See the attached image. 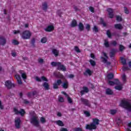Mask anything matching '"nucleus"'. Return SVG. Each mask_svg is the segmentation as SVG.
Here are the masks:
<instances>
[{
	"label": "nucleus",
	"mask_w": 131,
	"mask_h": 131,
	"mask_svg": "<svg viewBox=\"0 0 131 131\" xmlns=\"http://www.w3.org/2000/svg\"><path fill=\"white\" fill-rule=\"evenodd\" d=\"M54 75H55V76H57V77H59V78L64 79V76H63V75H62V74H61V73H58L57 74L54 73Z\"/></svg>",
	"instance_id": "c85d7f7f"
},
{
	"label": "nucleus",
	"mask_w": 131,
	"mask_h": 131,
	"mask_svg": "<svg viewBox=\"0 0 131 131\" xmlns=\"http://www.w3.org/2000/svg\"><path fill=\"white\" fill-rule=\"evenodd\" d=\"M74 50L77 52V53H80V50H79V48H78V47L77 46L75 47Z\"/></svg>",
	"instance_id": "37998d69"
},
{
	"label": "nucleus",
	"mask_w": 131,
	"mask_h": 131,
	"mask_svg": "<svg viewBox=\"0 0 131 131\" xmlns=\"http://www.w3.org/2000/svg\"><path fill=\"white\" fill-rule=\"evenodd\" d=\"M90 11L92 12V13H94L95 12V9H94V7H90L89 8Z\"/></svg>",
	"instance_id": "603ef678"
},
{
	"label": "nucleus",
	"mask_w": 131,
	"mask_h": 131,
	"mask_svg": "<svg viewBox=\"0 0 131 131\" xmlns=\"http://www.w3.org/2000/svg\"><path fill=\"white\" fill-rule=\"evenodd\" d=\"M51 65L52 66H56V67H58V69L62 70V71H66V68L63 65L61 64L60 62H51Z\"/></svg>",
	"instance_id": "39448f33"
},
{
	"label": "nucleus",
	"mask_w": 131,
	"mask_h": 131,
	"mask_svg": "<svg viewBox=\"0 0 131 131\" xmlns=\"http://www.w3.org/2000/svg\"><path fill=\"white\" fill-rule=\"evenodd\" d=\"M49 9V6H48V3L47 2H44L42 4V9L43 11H47V10Z\"/></svg>",
	"instance_id": "f3484780"
},
{
	"label": "nucleus",
	"mask_w": 131,
	"mask_h": 131,
	"mask_svg": "<svg viewBox=\"0 0 131 131\" xmlns=\"http://www.w3.org/2000/svg\"><path fill=\"white\" fill-rule=\"evenodd\" d=\"M35 80L37 81H41V80H43V81H48V79H47V78L46 77H41V79L39 78L38 77H36L35 78Z\"/></svg>",
	"instance_id": "dca6fc26"
},
{
	"label": "nucleus",
	"mask_w": 131,
	"mask_h": 131,
	"mask_svg": "<svg viewBox=\"0 0 131 131\" xmlns=\"http://www.w3.org/2000/svg\"><path fill=\"white\" fill-rule=\"evenodd\" d=\"M61 94H63V95H65L66 98H67L68 99V102L69 103H70V104H71V103H72L73 101H72V99H71V98H70L68 95H67V94H66V93H65L64 92H62Z\"/></svg>",
	"instance_id": "a211bd4d"
},
{
	"label": "nucleus",
	"mask_w": 131,
	"mask_h": 131,
	"mask_svg": "<svg viewBox=\"0 0 131 131\" xmlns=\"http://www.w3.org/2000/svg\"><path fill=\"white\" fill-rule=\"evenodd\" d=\"M52 53L54 54L55 57H57L58 55H59V51L55 49L52 50Z\"/></svg>",
	"instance_id": "5701e85b"
},
{
	"label": "nucleus",
	"mask_w": 131,
	"mask_h": 131,
	"mask_svg": "<svg viewBox=\"0 0 131 131\" xmlns=\"http://www.w3.org/2000/svg\"><path fill=\"white\" fill-rule=\"evenodd\" d=\"M116 112H117L116 110H111L110 111V114H112V115H114V114H116Z\"/></svg>",
	"instance_id": "2f4dec72"
},
{
	"label": "nucleus",
	"mask_w": 131,
	"mask_h": 131,
	"mask_svg": "<svg viewBox=\"0 0 131 131\" xmlns=\"http://www.w3.org/2000/svg\"><path fill=\"white\" fill-rule=\"evenodd\" d=\"M120 106L127 110L131 111V100L127 99H123L121 100Z\"/></svg>",
	"instance_id": "f257e3e1"
},
{
	"label": "nucleus",
	"mask_w": 131,
	"mask_h": 131,
	"mask_svg": "<svg viewBox=\"0 0 131 131\" xmlns=\"http://www.w3.org/2000/svg\"><path fill=\"white\" fill-rule=\"evenodd\" d=\"M124 50V47L122 45H120V51H123Z\"/></svg>",
	"instance_id": "13d9d810"
},
{
	"label": "nucleus",
	"mask_w": 131,
	"mask_h": 131,
	"mask_svg": "<svg viewBox=\"0 0 131 131\" xmlns=\"http://www.w3.org/2000/svg\"><path fill=\"white\" fill-rule=\"evenodd\" d=\"M121 63H123V65H126V60H125V59H124L123 57L121 58Z\"/></svg>",
	"instance_id": "f704fd0d"
},
{
	"label": "nucleus",
	"mask_w": 131,
	"mask_h": 131,
	"mask_svg": "<svg viewBox=\"0 0 131 131\" xmlns=\"http://www.w3.org/2000/svg\"><path fill=\"white\" fill-rule=\"evenodd\" d=\"M113 74L110 73L108 75H107V78L108 79H112L113 78Z\"/></svg>",
	"instance_id": "c9c22d12"
},
{
	"label": "nucleus",
	"mask_w": 131,
	"mask_h": 131,
	"mask_svg": "<svg viewBox=\"0 0 131 131\" xmlns=\"http://www.w3.org/2000/svg\"><path fill=\"white\" fill-rule=\"evenodd\" d=\"M114 56V52H111L110 53V56L113 57Z\"/></svg>",
	"instance_id": "338daca9"
},
{
	"label": "nucleus",
	"mask_w": 131,
	"mask_h": 131,
	"mask_svg": "<svg viewBox=\"0 0 131 131\" xmlns=\"http://www.w3.org/2000/svg\"><path fill=\"white\" fill-rule=\"evenodd\" d=\"M7 43V40L4 37H0V45L1 46H5Z\"/></svg>",
	"instance_id": "ddd939ff"
},
{
	"label": "nucleus",
	"mask_w": 131,
	"mask_h": 131,
	"mask_svg": "<svg viewBox=\"0 0 131 131\" xmlns=\"http://www.w3.org/2000/svg\"><path fill=\"white\" fill-rule=\"evenodd\" d=\"M15 77L17 80V83L18 84H22V80L21 79V77L18 74L15 75Z\"/></svg>",
	"instance_id": "f8f14e48"
},
{
	"label": "nucleus",
	"mask_w": 131,
	"mask_h": 131,
	"mask_svg": "<svg viewBox=\"0 0 131 131\" xmlns=\"http://www.w3.org/2000/svg\"><path fill=\"white\" fill-rule=\"evenodd\" d=\"M115 89L116 90H118V91H121V90H122V85H118L116 86Z\"/></svg>",
	"instance_id": "e433bc0d"
},
{
	"label": "nucleus",
	"mask_w": 131,
	"mask_h": 131,
	"mask_svg": "<svg viewBox=\"0 0 131 131\" xmlns=\"http://www.w3.org/2000/svg\"><path fill=\"white\" fill-rule=\"evenodd\" d=\"M33 94H32V93H29L28 94V96H29V97H31V96H32Z\"/></svg>",
	"instance_id": "774afa93"
},
{
	"label": "nucleus",
	"mask_w": 131,
	"mask_h": 131,
	"mask_svg": "<svg viewBox=\"0 0 131 131\" xmlns=\"http://www.w3.org/2000/svg\"><path fill=\"white\" fill-rule=\"evenodd\" d=\"M23 102L25 104H28V103H29V102H28V101H27V100H24Z\"/></svg>",
	"instance_id": "0e129e2a"
},
{
	"label": "nucleus",
	"mask_w": 131,
	"mask_h": 131,
	"mask_svg": "<svg viewBox=\"0 0 131 131\" xmlns=\"http://www.w3.org/2000/svg\"><path fill=\"white\" fill-rule=\"evenodd\" d=\"M73 131H83L81 128H75Z\"/></svg>",
	"instance_id": "c03bdc74"
},
{
	"label": "nucleus",
	"mask_w": 131,
	"mask_h": 131,
	"mask_svg": "<svg viewBox=\"0 0 131 131\" xmlns=\"http://www.w3.org/2000/svg\"><path fill=\"white\" fill-rule=\"evenodd\" d=\"M85 74H88V75H92V73H93V72L90 71V69H88L86 71H85Z\"/></svg>",
	"instance_id": "473e14b6"
},
{
	"label": "nucleus",
	"mask_w": 131,
	"mask_h": 131,
	"mask_svg": "<svg viewBox=\"0 0 131 131\" xmlns=\"http://www.w3.org/2000/svg\"><path fill=\"white\" fill-rule=\"evenodd\" d=\"M126 131H131V122H130L127 124Z\"/></svg>",
	"instance_id": "393cba45"
},
{
	"label": "nucleus",
	"mask_w": 131,
	"mask_h": 131,
	"mask_svg": "<svg viewBox=\"0 0 131 131\" xmlns=\"http://www.w3.org/2000/svg\"><path fill=\"white\" fill-rule=\"evenodd\" d=\"M19 72L21 75L22 78L24 79V80H25V79L27 78V75H26V73L24 72V71H20Z\"/></svg>",
	"instance_id": "2eb2a0df"
},
{
	"label": "nucleus",
	"mask_w": 131,
	"mask_h": 131,
	"mask_svg": "<svg viewBox=\"0 0 131 131\" xmlns=\"http://www.w3.org/2000/svg\"><path fill=\"white\" fill-rule=\"evenodd\" d=\"M20 35L23 39H29L31 37L32 33L30 31L26 30L21 33Z\"/></svg>",
	"instance_id": "20e7f679"
},
{
	"label": "nucleus",
	"mask_w": 131,
	"mask_h": 131,
	"mask_svg": "<svg viewBox=\"0 0 131 131\" xmlns=\"http://www.w3.org/2000/svg\"><path fill=\"white\" fill-rule=\"evenodd\" d=\"M84 113L87 117H90V116H91V114L88 111H85Z\"/></svg>",
	"instance_id": "58836bf2"
},
{
	"label": "nucleus",
	"mask_w": 131,
	"mask_h": 131,
	"mask_svg": "<svg viewBox=\"0 0 131 131\" xmlns=\"http://www.w3.org/2000/svg\"><path fill=\"white\" fill-rule=\"evenodd\" d=\"M60 131H68V130L66 128H60Z\"/></svg>",
	"instance_id": "bf43d9fd"
},
{
	"label": "nucleus",
	"mask_w": 131,
	"mask_h": 131,
	"mask_svg": "<svg viewBox=\"0 0 131 131\" xmlns=\"http://www.w3.org/2000/svg\"><path fill=\"white\" fill-rule=\"evenodd\" d=\"M85 27H86V30H88V31H90V29H91V26L90 25L86 24L85 25Z\"/></svg>",
	"instance_id": "a18cd8bd"
},
{
	"label": "nucleus",
	"mask_w": 131,
	"mask_h": 131,
	"mask_svg": "<svg viewBox=\"0 0 131 131\" xmlns=\"http://www.w3.org/2000/svg\"><path fill=\"white\" fill-rule=\"evenodd\" d=\"M107 11L108 13V17L110 18H113V10L111 8H107Z\"/></svg>",
	"instance_id": "4468645a"
},
{
	"label": "nucleus",
	"mask_w": 131,
	"mask_h": 131,
	"mask_svg": "<svg viewBox=\"0 0 131 131\" xmlns=\"http://www.w3.org/2000/svg\"><path fill=\"white\" fill-rule=\"evenodd\" d=\"M106 95H113V91L110 89H107L105 91Z\"/></svg>",
	"instance_id": "412c9836"
},
{
	"label": "nucleus",
	"mask_w": 131,
	"mask_h": 131,
	"mask_svg": "<svg viewBox=\"0 0 131 131\" xmlns=\"http://www.w3.org/2000/svg\"><path fill=\"white\" fill-rule=\"evenodd\" d=\"M55 122L57 125H59V126H64V123L61 120L56 121Z\"/></svg>",
	"instance_id": "4be33fe9"
},
{
	"label": "nucleus",
	"mask_w": 131,
	"mask_h": 131,
	"mask_svg": "<svg viewBox=\"0 0 131 131\" xmlns=\"http://www.w3.org/2000/svg\"><path fill=\"white\" fill-rule=\"evenodd\" d=\"M30 115L31 117V123L33 124L35 126H38L39 122H38V117H37L36 114L34 112H32V113H30Z\"/></svg>",
	"instance_id": "7ed1b4c3"
},
{
	"label": "nucleus",
	"mask_w": 131,
	"mask_h": 131,
	"mask_svg": "<svg viewBox=\"0 0 131 131\" xmlns=\"http://www.w3.org/2000/svg\"><path fill=\"white\" fill-rule=\"evenodd\" d=\"M78 26H79V30H80L81 31H82V30H83V28H84L83 24H82V23H80L79 24Z\"/></svg>",
	"instance_id": "7c9ffc66"
},
{
	"label": "nucleus",
	"mask_w": 131,
	"mask_h": 131,
	"mask_svg": "<svg viewBox=\"0 0 131 131\" xmlns=\"http://www.w3.org/2000/svg\"><path fill=\"white\" fill-rule=\"evenodd\" d=\"M14 112L15 113V114H20L21 116H23L25 114V111L23 109H21L20 111H18V109L17 108L15 107L13 109Z\"/></svg>",
	"instance_id": "6e6552de"
},
{
	"label": "nucleus",
	"mask_w": 131,
	"mask_h": 131,
	"mask_svg": "<svg viewBox=\"0 0 131 131\" xmlns=\"http://www.w3.org/2000/svg\"><path fill=\"white\" fill-rule=\"evenodd\" d=\"M62 83V81L61 80H57V81L53 84V88L55 89H58L59 85H60Z\"/></svg>",
	"instance_id": "9b49d317"
},
{
	"label": "nucleus",
	"mask_w": 131,
	"mask_h": 131,
	"mask_svg": "<svg viewBox=\"0 0 131 131\" xmlns=\"http://www.w3.org/2000/svg\"><path fill=\"white\" fill-rule=\"evenodd\" d=\"M124 10L126 14H128V10L127 9V8H126V7L124 8Z\"/></svg>",
	"instance_id": "6e6d98bb"
},
{
	"label": "nucleus",
	"mask_w": 131,
	"mask_h": 131,
	"mask_svg": "<svg viewBox=\"0 0 131 131\" xmlns=\"http://www.w3.org/2000/svg\"><path fill=\"white\" fill-rule=\"evenodd\" d=\"M108 84H110V85H114L115 84V83H114V82L113 81H109Z\"/></svg>",
	"instance_id": "864d4df0"
},
{
	"label": "nucleus",
	"mask_w": 131,
	"mask_h": 131,
	"mask_svg": "<svg viewBox=\"0 0 131 131\" xmlns=\"http://www.w3.org/2000/svg\"><path fill=\"white\" fill-rule=\"evenodd\" d=\"M106 34L108 37H111V32H110V31L109 30L107 31Z\"/></svg>",
	"instance_id": "de8ad7c7"
},
{
	"label": "nucleus",
	"mask_w": 131,
	"mask_h": 131,
	"mask_svg": "<svg viewBox=\"0 0 131 131\" xmlns=\"http://www.w3.org/2000/svg\"><path fill=\"white\" fill-rule=\"evenodd\" d=\"M15 124L16 128H20V125L21 124V120L19 117H16L15 119Z\"/></svg>",
	"instance_id": "9d476101"
},
{
	"label": "nucleus",
	"mask_w": 131,
	"mask_h": 131,
	"mask_svg": "<svg viewBox=\"0 0 131 131\" xmlns=\"http://www.w3.org/2000/svg\"><path fill=\"white\" fill-rule=\"evenodd\" d=\"M117 42H116V41H112L111 42V45H112V46H115L116 45H117Z\"/></svg>",
	"instance_id": "4d7b16f0"
},
{
	"label": "nucleus",
	"mask_w": 131,
	"mask_h": 131,
	"mask_svg": "<svg viewBox=\"0 0 131 131\" xmlns=\"http://www.w3.org/2000/svg\"><path fill=\"white\" fill-rule=\"evenodd\" d=\"M84 93H89V88L86 86L83 87V90L81 91V95H84Z\"/></svg>",
	"instance_id": "6ab92c4d"
},
{
	"label": "nucleus",
	"mask_w": 131,
	"mask_h": 131,
	"mask_svg": "<svg viewBox=\"0 0 131 131\" xmlns=\"http://www.w3.org/2000/svg\"><path fill=\"white\" fill-rule=\"evenodd\" d=\"M5 85L6 86V88H7V89H12V88H15V84L12 83L11 80H7L5 82Z\"/></svg>",
	"instance_id": "0eeeda50"
},
{
	"label": "nucleus",
	"mask_w": 131,
	"mask_h": 131,
	"mask_svg": "<svg viewBox=\"0 0 131 131\" xmlns=\"http://www.w3.org/2000/svg\"><path fill=\"white\" fill-rule=\"evenodd\" d=\"M115 28L116 29H122V26L119 24H115Z\"/></svg>",
	"instance_id": "bb28decb"
},
{
	"label": "nucleus",
	"mask_w": 131,
	"mask_h": 131,
	"mask_svg": "<svg viewBox=\"0 0 131 131\" xmlns=\"http://www.w3.org/2000/svg\"><path fill=\"white\" fill-rule=\"evenodd\" d=\"M122 78L123 81H125V80H126V76H125V74L122 75Z\"/></svg>",
	"instance_id": "09e8293b"
},
{
	"label": "nucleus",
	"mask_w": 131,
	"mask_h": 131,
	"mask_svg": "<svg viewBox=\"0 0 131 131\" xmlns=\"http://www.w3.org/2000/svg\"><path fill=\"white\" fill-rule=\"evenodd\" d=\"M92 120L93 123H91L90 124L86 125V129H89L90 130H92V129H97V125H98L100 122V120L97 118H94L92 119Z\"/></svg>",
	"instance_id": "f03ea898"
},
{
	"label": "nucleus",
	"mask_w": 131,
	"mask_h": 131,
	"mask_svg": "<svg viewBox=\"0 0 131 131\" xmlns=\"http://www.w3.org/2000/svg\"><path fill=\"white\" fill-rule=\"evenodd\" d=\"M40 121L41 122V123H46V119L43 117L40 118Z\"/></svg>",
	"instance_id": "ea45409f"
},
{
	"label": "nucleus",
	"mask_w": 131,
	"mask_h": 131,
	"mask_svg": "<svg viewBox=\"0 0 131 131\" xmlns=\"http://www.w3.org/2000/svg\"><path fill=\"white\" fill-rule=\"evenodd\" d=\"M11 55L12 57H16L17 56V54H16L15 52H12Z\"/></svg>",
	"instance_id": "680f3d73"
},
{
	"label": "nucleus",
	"mask_w": 131,
	"mask_h": 131,
	"mask_svg": "<svg viewBox=\"0 0 131 131\" xmlns=\"http://www.w3.org/2000/svg\"><path fill=\"white\" fill-rule=\"evenodd\" d=\"M58 101L59 102H64V98L62 96H59L58 97Z\"/></svg>",
	"instance_id": "4c0bfd02"
},
{
	"label": "nucleus",
	"mask_w": 131,
	"mask_h": 131,
	"mask_svg": "<svg viewBox=\"0 0 131 131\" xmlns=\"http://www.w3.org/2000/svg\"><path fill=\"white\" fill-rule=\"evenodd\" d=\"M57 116H59V117L62 116V114H61V113L60 112H58L57 114Z\"/></svg>",
	"instance_id": "e2e57ef3"
},
{
	"label": "nucleus",
	"mask_w": 131,
	"mask_h": 131,
	"mask_svg": "<svg viewBox=\"0 0 131 131\" xmlns=\"http://www.w3.org/2000/svg\"><path fill=\"white\" fill-rule=\"evenodd\" d=\"M104 46L106 47V48H108L110 46L109 42L108 41V40L105 39L104 40Z\"/></svg>",
	"instance_id": "72a5a7b5"
},
{
	"label": "nucleus",
	"mask_w": 131,
	"mask_h": 131,
	"mask_svg": "<svg viewBox=\"0 0 131 131\" xmlns=\"http://www.w3.org/2000/svg\"><path fill=\"white\" fill-rule=\"evenodd\" d=\"M40 41L42 43H46L48 41V39L46 37H43L40 40Z\"/></svg>",
	"instance_id": "c756f323"
},
{
	"label": "nucleus",
	"mask_w": 131,
	"mask_h": 131,
	"mask_svg": "<svg viewBox=\"0 0 131 131\" xmlns=\"http://www.w3.org/2000/svg\"><path fill=\"white\" fill-rule=\"evenodd\" d=\"M55 29V26L54 24H51L49 25L45 29V31L47 32H52V31H54Z\"/></svg>",
	"instance_id": "1a4fd4ad"
},
{
	"label": "nucleus",
	"mask_w": 131,
	"mask_h": 131,
	"mask_svg": "<svg viewBox=\"0 0 131 131\" xmlns=\"http://www.w3.org/2000/svg\"><path fill=\"white\" fill-rule=\"evenodd\" d=\"M43 86L45 88V90H50V85H49V83L47 82H45L43 84Z\"/></svg>",
	"instance_id": "a878e982"
},
{
	"label": "nucleus",
	"mask_w": 131,
	"mask_h": 131,
	"mask_svg": "<svg viewBox=\"0 0 131 131\" xmlns=\"http://www.w3.org/2000/svg\"><path fill=\"white\" fill-rule=\"evenodd\" d=\"M98 28L96 26H94L93 28V31L95 32H98Z\"/></svg>",
	"instance_id": "8fccbe9b"
},
{
	"label": "nucleus",
	"mask_w": 131,
	"mask_h": 131,
	"mask_svg": "<svg viewBox=\"0 0 131 131\" xmlns=\"http://www.w3.org/2000/svg\"><path fill=\"white\" fill-rule=\"evenodd\" d=\"M102 55L104 57H101V61H102L103 63L107 64V65H110L111 63L107 61V59H108V56H107V54L105 53V52H102Z\"/></svg>",
	"instance_id": "423d86ee"
},
{
	"label": "nucleus",
	"mask_w": 131,
	"mask_h": 131,
	"mask_svg": "<svg viewBox=\"0 0 131 131\" xmlns=\"http://www.w3.org/2000/svg\"><path fill=\"white\" fill-rule=\"evenodd\" d=\"M0 109L3 110L4 109V105H3V103H2V101L0 100Z\"/></svg>",
	"instance_id": "5fc2aeb1"
},
{
	"label": "nucleus",
	"mask_w": 131,
	"mask_h": 131,
	"mask_svg": "<svg viewBox=\"0 0 131 131\" xmlns=\"http://www.w3.org/2000/svg\"><path fill=\"white\" fill-rule=\"evenodd\" d=\"M76 25H77V23L76 22V20L74 19L71 23V27H75Z\"/></svg>",
	"instance_id": "cd10ccee"
},
{
	"label": "nucleus",
	"mask_w": 131,
	"mask_h": 131,
	"mask_svg": "<svg viewBox=\"0 0 131 131\" xmlns=\"http://www.w3.org/2000/svg\"><path fill=\"white\" fill-rule=\"evenodd\" d=\"M38 62H39V63H43V59H42L41 58H39L38 59Z\"/></svg>",
	"instance_id": "052dcab7"
},
{
	"label": "nucleus",
	"mask_w": 131,
	"mask_h": 131,
	"mask_svg": "<svg viewBox=\"0 0 131 131\" xmlns=\"http://www.w3.org/2000/svg\"><path fill=\"white\" fill-rule=\"evenodd\" d=\"M14 34H18L20 33V30H14L13 31Z\"/></svg>",
	"instance_id": "3c124183"
},
{
	"label": "nucleus",
	"mask_w": 131,
	"mask_h": 131,
	"mask_svg": "<svg viewBox=\"0 0 131 131\" xmlns=\"http://www.w3.org/2000/svg\"><path fill=\"white\" fill-rule=\"evenodd\" d=\"M117 21H118L119 22H120L122 20V18H121V17L119 16H117Z\"/></svg>",
	"instance_id": "49530a36"
},
{
	"label": "nucleus",
	"mask_w": 131,
	"mask_h": 131,
	"mask_svg": "<svg viewBox=\"0 0 131 131\" xmlns=\"http://www.w3.org/2000/svg\"><path fill=\"white\" fill-rule=\"evenodd\" d=\"M12 44L15 45H19V42L17 40H13Z\"/></svg>",
	"instance_id": "79ce46f5"
},
{
	"label": "nucleus",
	"mask_w": 131,
	"mask_h": 131,
	"mask_svg": "<svg viewBox=\"0 0 131 131\" xmlns=\"http://www.w3.org/2000/svg\"><path fill=\"white\" fill-rule=\"evenodd\" d=\"M62 86L63 89H68V82L67 81H65L62 84Z\"/></svg>",
	"instance_id": "b1692460"
},
{
	"label": "nucleus",
	"mask_w": 131,
	"mask_h": 131,
	"mask_svg": "<svg viewBox=\"0 0 131 131\" xmlns=\"http://www.w3.org/2000/svg\"><path fill=\"white\" fill-rule=\"evenodd\" d=\"M81 101L83 103V104H84L85 105H86V106H89V107L91 106V104H90V102H89L88 100L84 99L83 98H81Z\"/></svg>",
	"instance_id": "aec40b11"
},
{
	"label": "nucleus",
	"mask_w": 131,
	"mask_h": 131,
	"mask_svg": "<svg viewBox=\"0 0 131 131\" xmlns=\"http://www.w3.org/2000/svg\"><path fill=\"white\" fill-rule=\"evenodd\" d=\"M90 62L92 66H95V65H96V62H95L93 59H91Z\"/></svg>",
	"instance_id": "a19ab883"
},
{
	"label": "nucleus",
	"mask_w": 131,
	"mask_h": 131,
	"mask_svg": "<svg viewBox=\"0 0 131 131\" xmlns=\"http://www.w3.org/2000/svg\"><path fill=\"white\" fill-rule=\"evenodd\" d=\"M69 77L70 78H73V77H74V75H72V74L70 75L69 76Z\"/></svg>",
	"instance_id": "69168bd1"
}]
</instances>
